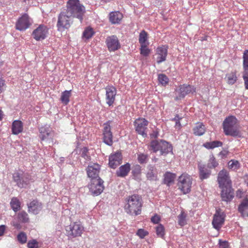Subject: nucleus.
Here are the masks:
<instances>
[{
	"mask_svg": "<svg viewBox=\"0 0 248 248\" xmlns=\"http://www.w3.org/2000/svg\"><path fill=\"white\" fill-rule=\"evenodd\" d=\"M142 205L141 197L138 194H132L125 199L124 210L129 215L137 216L141 213Z\"/></svg>",
	"mask_w": 248,
	"mask_h": 248,
	"instance_id": "f257e3e1",
	"label": "nucleus"
},
{
	"mask_svg": "<svg viewBox=\"0 0 248 248\" xmlns=\"http://www.w3.org/2000/svg\"><path fill=\"white\" fill-rule=\"evenodd\" d=\"M148 150L152 153H157L159 155L166 156L169 154H173L172 144L164 140H153L147 145Z\"/></svg>",
	"mask_w": 248,
	"mask_h": 248,
	"instance_id": "f03ea898",
	"label": "nucleus"
},
{
	"mask_svg": "<svg viewBox=\"0 0 248 248\" xmlns=\"http://www.w3.org/2000/svg\"><path fill=\"white\" fill-rule=\"evenodd\" d=\"M237 119L234 116L226 117L222 124L223 132L226 136L241 137V135L237 126Z\"/></svg>",
	"mask_w": 248,
	"mask_h": 248,
	"instance_id": "7ed1b4c3",
	"label": "nucleus"
},
{
	"mask_svg": "<svg viewBox=\"0 0 248 248\" xmlns=\"http://www.w3.org/2000/svg\"><path fill=\"white\" fill-rule=\"evenodd\" d=\"M67 12L77 17L80 23L86 12L85 7L79 3V0H68L66 4Z\"/></svg>",
	"mask_w": 248,
	"mask_h": 248,
	"instance_id": "20e7f679",
	"label": "nucleus"
},
{
	"mask_svg": "<svg viewBox=\"0 0 248 248\" xmlns=\"http://www.w3.org/2000/svg\"><path fill=\"white\" fill-rule=\"evenodd\" d=\"M73 17L77 18V16L71 15L67 12V8L65 12H61L58 18L57 27L59 31L69 29L73 23Z\"/></svg>",
	"mask_w": 248,
	"mask_h": 248,
	"instance_id": "39448f33",
	"label": "nucleus"
},
{
	"mask_svg": "<svg viewBox=\"0 0 248 248\" xmlns=\"http://www.w3.org/2000/svg\"><path fill=\"white\" fill-rule=\"evenodd\" d=\"M192 179L186 174L183 173L178 178L177 186L184 194H187L191 190Z\"/></svg>",
	"mask_w": 248,
	"mask_h": 248,
	"instance_id": "423d86ee",
	"label": "nucleus"
},
{
	"mask_svg": "<svg viewBox=\"0 0 248 248\" xmlns=\"http://www.w3.org/2000/svg\"><path fill=\"white\" fill-rule=\"evenodd\" d=\"M13 178L19 187L26 188L30 183L31 176L28 173L16 172L13 174Z\"/></svg>",
	"mask_w": 248,
	"mask_h": 248,
	"instance_id": "0eeeda50",
	"label": "nucleus"
},
{
	"mask_svg": "<svg viewBox=\"0 0 248 248\" xmlns=\"http://www.w3.org/2000/svg\"><path fill=\"white\" fill-rule=\"evenodd\" d=\"M110 121H108L103 124L102 130V140L106 145L111 146L113 143V134L111 130Z\"/></svg>",
	"mask_w": 248,
	"mask_h": 248,
	"instance_id": "6e6552de",
	"label": "nucleus"
},
{
	"mask_svg": "<svg viewBox=\"0 0 248 248\" xmlns=\"http://www.w3.org/2000/svg\"><path fill=\"white\" fill-rule=\"evenodd\" d=\"M66 231L68 236L76 237L81 235L84 227L80 222H75L67 226Z\"/></svg>",
	"mask_w": 248,
	"mask_h": 248,
	"instance_id": "1a4fd4ad",
	"label": "nucleus"
},
{
	"mask_svg": "<svg viewBox=\"0 0 248 248\" xmlns=\"http://www.w3.org/2000/svg\"><path fill=\"white\" fill-rule=\"evenodd\" d=\"M176 91L178 93V95L175 97V99L178 100L184 98L186 95L189 93L193 94L196 93V88L194 86L184 84L180 85L178 89Z\"/></svg>",
	"mask_w": 248,
	"mask_h": 248,
	"instance_id": "9d476101",
	"label": "nucleus"
},
{
	"mask_svg": "<svg viewBox=\"0 0 248 248\" xmlns=\"http://www.w3.org/2000/svg\"><path fill=\"white\" fill-rule=\"evenodd\" d=\"M134 124L136 131L143 137H146L147 136L146 130L148 121L145 118H139L135 121Z\"/></svg>",
	"mask_w": 248,
	"mask_h": 248,
	"instance_id": "9b49d317",
	"label": "nucleus"
},
{
	"mask_svg": "<svg viewBox=\"0 0 248 248\" xmlns=\"http://www.w3.org/2000/svg\"><path fill=\"white\" fill-rule=\"evenodd\" d=\"M103 183L104 182L101 179L91 180L89 186L90 192L94 196L100 195L104 189Z\"/></svg>",
	"mask_w": 248,
	"mask_h": 248,
	"instance_id": "f8f14e48",
	"label": "nucleus"
},
{
	"mask_svg": "<svg viewBox=\"0 0 248 248\" xmlns=\"http://www.w3.org/2000/svg\"><path fill=\"white\" fill-rule=\"evenodd\" d=\"M105 43L109 52H114L121 48V44L116 35L108 36L106 39Z\"/></svg>",
	"mask_w": 248,
	"mask_h": 248,
	"instance_id": "ddd939ff",
	"label": "nucleus"
},
{
	"mask_svg": "<svg viewBox=\"0 0 248 248\" xmlns=\"http://www.w3.org/2000/svg\"><path fill=\"white\" fill-rule=\"evenodd\" d=\"M32 21L29 16L25 14L18 18L16 24V29L20 31H25L31 25Z\"/></svg>",
	"mask_w": 248,
	"mask_h": 248,
	"instance_id": "4468645a",
	"label": "nucleus"
},
{
	"mask_svg": "<svg viewBox=\"0 0 248 248\" xmlns=\"http://www.w3.org/2000/svg\"><path fill=\"white\" fill-rule=\"evenodd\" d=\"M48 32L46 26L41 24L33 31L32 35L36 41H41L46 38Z\"/></svg>",
	"mask_w": 248,
	"mask_h": 248,
	"instance_id": "2eb2a0df",
	"label": "nucleus"
},
{
	"mask_svg": "<svg viewBox=\"0 0 248 248\" xmlns=\"http://www.w3.org/2000/svg\"><path fill=\"white\" fill-rule=\"evenodd\" d=\"M217 181L219 187L232 186V182L228 172L225 170L220 171L218 174Z\"/></svg>",
	"mask_w": 248,
	"mask_h": 248,
	"instance_id": "dca6fc26",
	"label": "nucleus"
},
{
	"mask_svg": "<svg viewBox=\"0 0 248 248\" xmlns=\"http://www.w3.org/2000/svg\"><path fill=\"white\" fill-rule=\"evenodd\" d=\"M39 137L41 140H46L49 143H53V132L48 126H42L39 128Z\"/></svg>",
	"mask_w": 248,
	"mask_h": 248,
	"instance_id": "f3484780",
	"label": "nucleus"
},
{
	"mask_svg": "<svg viewBox=\"0 0 248 248\" xmlns=\"http://www.w3.org/2000/svg\"><path fill=\"white\" fill-rule=\"evenodd\" d=\"M106 103L109 106L113 105L117 93V90L112 85H108L105 88Z\"/></svg>",
	"mask_w": 248,
	"mask_h": 248,
	"instance_id": "a211bd4d",
	"label": "nucleus"
},
{
	"mask_svg": "<svg viewBox=\"0 0 248 248\" xmlns=\"http://www.w3.org/2000/svg\"><path fill=\"white\" fill-rule=\"evenodd\" d=\"M225 214L223 212L217 211L214 214L212 220L213 227L217 230H219L224 224Z\"/></svg>",
	"mask_w": 248,
	"mask_h": 248,
	"instance_id": "6ab92c4d",
	"label": "nucleus"
},
{
	"mask_svg": "<svg viewBox=\"0 0 248 248\" xmlns=\"http://www.w3.org/2000/svg\"><path fill=\"white\" fill-rule=\"evenodd\" d=\"M122 161V154L119 152H117L109 155L108 165L111 168L115 169L121 164Z\"/></svg>",
	"mask_w": 248,
	"mask_h": 248,
	"instance_id": "aec40b11",
	"label": "nucleus"
},
{
	"mask_svg": "<svg viewBox=\"0 0 248 248\" xmlns=\"http://www.w3.org/2000/svg\"><path fill=\"white\" fill-rule=\"evenodd\" d=\"M220 188L222 189L221 197L222 201L226 202L231 201L234 197V190L232 186Z\"/></svg>",
	"mask_w": 248,
	"mask_h": 248,
	"instance_id": "412c9836",
	"label": "nucleus"
},
{
	"mask_svg": "<svg viewBox=\"0 0 248 248\" xmlns=\"http://www.w3.org/2000/svg\"><path fill=\"white\" fill-rule=\"evenodd\" d=\"M100 167L98 164H93L92 165L88 166L86 169L87 175L89 177L93 179H101L98 175L100 172Z\"/></svg>",
	"mask_w": 248,
	"mask_h": 248,
	"instance_id": "4be33fe9",
	"label": "nucleus"
},
{
	"mask_svg": "<svg viewBox=\"0 0 248 248\" xmlns=\"http://www.w3.org/2000/svg\"><path fill=\"white\" fill-rule=\"evenodd\" d=\"M156 62L158 64L165 61L168 54V46H162L156 49Z\"/></svg>",
	"mask_w": 248,
	"mask_h": 248,
	"instance_id": "5701e85b",
	"label": "nucleus"
},
{
	"mask_svg": "<svg viewBox=\"0 0 248 248\" xmlns=\"http://www.w3.org/2000/svg\"><path fill=\"white\" fill-rule=\"evenodd\" d=\"M28 211L29 213L37 215L42 209V204L37 200H34L27 204Z\"/></svg>",
	"mask_w": 248,
	"mask_h": 248,
	"instance_id": "b1692460",
	"label": "nucleus"
},
{
	"mask_svg": "<svg viewBox=\"0 0 248 248\" xmlns=\"http://www.w3.org/2000/svg\"><path fill=\"white\" fill-rule=\"evenodd\" d=\"M199 178L201 180L208 178L211 174V171L205 165L199 164L198 165Z\"/></svg>",
	"mask_w": 248,
	"mask_h": 248,
	"instance_id": "393cba45",
	"label": "nucleus"
},
{
	"mask_svg": "<svg viewBox=\"0 0 248 248\" xmlns=\"http://www.w3.org/2000/svg\"><path fill=\"white\" fill-rule=\"evenodd\" d=\"M146 176L148 180L150 181L156 180L157 177L156 169L155 167L151 164L147 166Z\"/></svg>",
	"mask_w": 248,
	"mask_h": 248,
	"instance_id": "a878e982",
	"label": "nucleus"
},
{
	"mask_svg": "<svg viewBox=\"0 0 248 248\" xmlns=\"http://www.w3.org/2000/svg\"><path fill=\"white\" fill-rule=\"evenodd\" d=\"M130 169V164L129 163H126L119 167L116 172V174L117 176L120 177H125L128 174Z\"/></svg>",
	"mask_w": 248,
	"mask_h": 248,
	"instance_id": "bb28decb",
	"label": "nucleus"
},
{
	"mask_svg": "<svg viewBox=\"0 0 248 248\" xmlns=\"http://www.w3.org/2000/svg\"><path fill=\"white\" fill-rule=\"evenodd\" d=\"M123 17V14L119 11L111 12L109 14V20L112 24H119Z\"/></svg>",
	"mask_w": 248,
	"mask_h": 248,
	"instance_id": "cd10ccee",
	"label": "nucleus"
},
{
	"mask_svg": "<svg viewBox=\"0 0 248 248\" xmlns=\"http://www.w3.org/2000/svg\"><path fill=\"white\" fill-rule=\"evenodd\" d=\"M23 129V125L21 121L15 120L13 122L12 125V133L14 135H18L21 133Z\"/></svg>",
	"mask_w": 248,
	"mask_h": 248,
	"instance_id": "c85d7f7f",
	"label": "nucleus"
},
{
	"mask_svg": "<svg viewBox=\"0 0 248 248\" xmlns=\"http://www.w3.org/2000/svg\"><path fill=\"white\" fill-rule=\"evenodd\" d=\"M77 154L80 155L81 156L85 159L86 161L91 160V156L89 153V149L87 147L82 148H77L74 151Z\"/></svg>",
	"mask_w": 248,
	"mask_h": 248,
	"instance_id": "c756f323",
	"label": "nucleus"
},
{
	"mask_svg": "<svg viewBox=\"0 0 248 248\" xmlns=\"http://www.w3.org/2000/svg\"><path fill=\"white\" fill-rule=\"evenodd\" d=\"M193 134L198 136H201L204 134L205 127L202 123H198L193 129Z\"/></svg>",
	"mask_w": 248,
	"mask_h": 248,
	"instance_id": "7c9ffc66",
	"label": "nucleus"
},
{
	"mask_svg": "<svg viewBox=\"0 0 248 248\" xmlns=\"http://www.w3.org/2000/svg\"><path fill=\"white\" fill-rule=\"evenodd\" d=\"M175 178V174L170 172H167L164 174V183L166 184L168 186H170L171 184L173 183Z\"/></svg>",
	"mask_w": 248,
	"mask_h": 248,
	"instance_id": "2f4dec72",
	"label": "nucleus"
},
{
	"mask_svg": "<svg viewBox=\"0 0 248 248\" xmlns=\"http://www.w3.org/2000/svg\"><path fill=\"white\" fill-rule=\"evenodd\" d=\"M71 90H66L62 93L60 100L63 104L67 105L69 103L71 95Z\"/></svg>",
	"mask_w": 248,
	"mask_h": 248,
	"instance_id": "473e14b6",
	"label": "nucleus"
},
{
	"mask_svg": "<svg viewBox=\"0 0 248 248\" xmlns=\"http://www.w3.org/2000/svg\"><path fill=\"white\" fill-rule=\"evenodd\" d=\"M223 145L222 142L218 140H215L211 142H206L203 144V146L208 149H212L216 147H220Z\"/></svg>",
	"mask_w": 248,
	"mask_h": 248,
	"instance_id": "72a5a7b5",
	"label": "nucleus"
},
{
	"mask_svg": "<svg viewBox=\"0 0 248 248\" xmlns=\"http://www.w3.org/2000/svg\"><path fill=\"white\" fill-rule=\"evenodd\" d=\"M218 165V163L214 155L213 154L210 155L206 166L209 169H215Z\"/></svg>",
	"mask_w": 248,
	"mask_h": 248,
	"instance_id": "f704fd0d",
	"label": "nucleus"
},
{
	"mask_svg": "<svg viewBox=\"0 0 248 248\" xmlns=\"http://www.w3.org/2000/svg\"><path fill=\"white\" fill-rule=\"evenodd\" d=\"M238 211L242 215H245L248 211V200H244L238 207Z\"/></svg>",
	"mask_w": 248,
	"mask_h": 248,
	"instance_id": "c9c22d12",
	"label": "nucleus"
},
{
	"mask_svg": "<svg viewBox=\"0 0 248 248\" xmlns=\"http://www.w3.org/2000/svg\"><path fill=\"white\" fill-rule=\"evenodd\" d=\"M17 217L18 220L22 223H27L29 220L28 214L24 211L19 212L17 215Z\"/></svg>",
	"mask_w": 248,
	"mask_h": 248,
	"instance_id": "e433bc0d",
	"label": "nucleus"
},
{
	"mask_svg": "<svg viewBox=\"0 0 248 248\" xmlns=\"http://www.w3.org/2000/svg\"><path fill=\"white\" fill-rule=\"evenodd\" d=\"M225 79L228 84L232 85L236 82L237 78L235 73L231 72L226 75Z\"/></svg>",
	"mask_w": 248,
	"mask_h": 248,
	"instance_id": "4c0bfd02",
	"label": "nucleus"
},
{
	"mask_svg": "<svg viewBox=\"0 0 248 248\" xmlns=\"http://www.w3.org/2000/svg\"><path fill=\"white\" fill-rule=\"evenodd\" d=\"M243 59V67L244 69L243 73H248V50L244 51Z\"/></svg>",
	"mask_w": 248,
	"mask_h": 248,
	"instance_id": "58836bf2",
	"label": "nucleus"
},
{
	"mask_svg": "<svg viewBox=\"0 0 248 248\" xmlns=\"http://www.w3.org/2000/svg\"><path fill=\"white\" fill-rule=\"evenodd\" d=\"M137 160L140 164H146L149 160V155L148 154L140 153L137 154Z\"/></svg>",
	"mask_w": 248,
	"mask_h": 248,
	"instance_id": "ea45409f",
	"label": "nucleus"
},
{
	"mask_svg": "<svg viewBox=\"0 0 248 248\" xmlns=\"http://www.w3.org/2000/svg\"><path fill=\"white\" fill-rule=\"evenodd\" d=\"M11 208L15 211L16 212L20 209V202L17 198H13L10 202Z\"/></svg>",
	"mask_w": 248,
	"mask_h": 248,
	"instance_id": "a19ab883",
	"label": "nucleus"
},
{
	"mask_svg": "<svg viewBox=\"0 0 248 248\" xmlns=\"http://www.w3.org/2000/svg\"><path fill=\"white\" fill-rule=\"evenodd\" d=\"M157 79L159 83L163 86H166L169 82V78L164 74H158Z\"/></svg>",
	"mask_w": 248,
	"mask_h": 248,
	"instance_id": "79ce46f5",
	"label": "nucleus"
},
{
	"mask_svg": "<svg viewBox=\"0 0 248 248\" xmlns=\"http://www.w3.org/2000/svg\"><path fill=\"white\" fill-rule=\"evenodd\" d=\"M94 34L93 29L90 27H87L84 31L82 37L86 39L92 38Z\"/></svg>",
	"mask_w": 248,
	"mask_h": 248,
	"instance_id": "37998d69",
	"label": "nucleus"
},
{
	"mask_svg": "<svg viewBox=\"0 0 248 248\" xmlns=\"http://www.w3.org/2000/svg\"><path fill=\"white\" fill-rule=\"evenodd\" d=\"M147 35V33L144 30H142L140 32L139 41L140 45H148L146 43L148 38Z\"/></svg>",
	"mask_w": 248,
	"mask_h": 248,
	"instance_id": "c03bdc74",
	"label": "nucleus"
},
{
	"mask_svg": "<svg viewBox=\"0 0 248 248\" xmlns=\"http://www.w3.org/2000/svg\"><path fill=\"white\" fill-rule=\"evenodd\" d=\"M155 232L158 237L163 238L165 235V228L161 224H158L155 227Z\"/></svg>",
	"mask_w": 248,
	"mask_h": 248,
	"instance_id": "a18cd8bd",
	"label": "nucleus"
},
{
	"mask_svg": "<svg viewBox=\"0 0 248 248\" xmlns=\"http://www.w3.org/2000/svg\"><path fill=\"white\" fill-rule=\"evenodd\" d=\"M141 172V167L140 165L137 164L133 167L132 170V174L136 178L138 177Z\"/></svg>",
	"mask_w": 248,
	"mask_h": 248,
	"instance_id": "49530a36",
	"label": "nucleus"
},
{
	"mask_svg": "<svg viewBox=\"0 0 248 248\" xmlns=\"http://www.w3.org/2000/svg\"><path fill=\"white\" fill-rule=\"evenodd\" d=\"M17 240L21 244L26 243L27 240V236L25 232H21L17 235Z\"/></svg>",
	"mask_w": 248,
	"mask_h": 248,
	"instance_id": "de8ad7c7",
	"label": "nucleus"
},
{
	"mask_svg": "<svg viewBox=\"0 0 248 248\" xmlns=\"http://www.w3.org/2000/svg\"><path fill=\"white\" fill-rule=\"evenodd\" d=\"M186 215L184 212H181V214L178 216V224L181 226H184L186 224Z\"/></svg>",
	"mask_w": 248,
	"mask_h": 248,
	"instance_id": "09e8293b",
	"label": "nucleus"
},
{
	"mask_svg": "<svg viewBox=\"0 0 248 248\" xmlns=\"http://www.w3.org/2000/svg\"><path fill=\"white\" fill-rule=\"evenodd\" d=\"M140 53L144 56H147L150 53V50L147 47V45H140Z\"/></svg>",
	"mask_w": 248,
	"mask_h": 248,
	"instance_id": "8fccbe9b",
	"label": "nucleus"
},
{
	"mask_svg": "<svg viewBox=\"0 0 248 248\" xmlns=\"http://www.w3.org/2000/svg\"><path fill=\"white\" fill-rule=\"evenodd\" d=\"M228 166L232 170H236L239 168V163L238 161L232 160L229 162Z\"/></svg>",
	"mask_w": 248,
	"mask_h": 248,
	"instance_id": "3c124183",
	"label": "nucleus"
},
{
	"mask_svg": "<svg viewBox=\"0 0 248 248\" xmlns=\"http://www.w3.org/2000/svg\"><path fill=\"white\" fill-rule=\"evenodd\" d=\"M136 234L140 238L142 239L148 234V232L145 231L144 229H140L138 230Z\"/></svg>",
	"mask_w": 248,
	"mask_h": 248,
	"instance_id": "603ef678",
	"label": "nucleus"
},
{
	"mask_svg": "<svg viewBox=\"0 0 248 248\" xmlns=\"http://www.w3.org/2000/svg\"><path fill=\"white\" fill-rule=\"evenodd\" d=\"M28 248H38V243L35 240L29 241L28 243Z\"/></svg>",
	"mask_w": 248,
	"mask_h": 248,
	"instance_id": "864d4df0",
	"label": "nucleus"
},
{
	"mask_svg": "<svg viewBox=\"0 0 248 248\" xmlns=\"http://www.w3.org/2000/svg\"><path fill=\"white\" fill-rule=\"evenodd\" d=\"M243 78L244 80L245 88L248 90V73H243Z\"/></svg>",
	"mask_w": 248,
	"mask_h": 248,
	"instance_id": "5fc2aeb1",
	"label": "nucleus"
},
{
	"mask_svg": "<svg viewBox=\"0 0 248 248\" xmlns=\"http://www.w3.org/2000/svg\"><path fill=\"white\" fill-rule=\"evenodd\" d=\"M159 136V132L157 129L154 130L153 132L150 134V137L154 140H158V137Z\"/></svg>",
	"mask_w": 248,
	"mask_h": 248,
	"instance_id": "6e6d98bb",
	"label": "nucleus"
},
{
	"mask_svg": "<svg viewBox=\"0 0 248 248\" xmlns=\"http://www.w3.org/2000/svg\"><path fill=\"white\" fill-rule=\"evenodd\" d=\"M160 217L157 215H155L151 218V221L155 224H157L160 221Z\"/></svg>",
	"mask_w": 248,
	"mask_h": 248,
	"instance_id": "4d7b16f0",
	"label": "nucleus"
},
{
	"mask_svg": "<svg viewBox=\"0 0 248 248\" xmlns=\"http://www.w3.org/2000/svg\"><path fill=\"white\" fill-rule=\"evenodd\" d=\"M6 226L4 225H0V236H2L6 230Z\"/></svg>",
	"mask_w": 248,
	"mask_h": 248,
	"instance_id": "13d9d810",
	"label": "nucleus"
},
{
	"mask_svg": "<svg viewBox=\"0 0 248 248\" xmlns=\"http://www.w3.org/2000/svg\"><path fill=\"white\" fill-rule=\"evenodd\" d=\"M5 85V81L4 80L0 78V93H1L3 91V87Z\"/></svg>",
	"mask_w": 248,
	"mask_h": 248,
	"instance_id": "bf43d9fd",
	"label": "nucleus"
},
{
	"mask_svg": "<svg viewBox=\"0 0 248 248\" xmlns=\"http://www.w3.org/2000/svg\"><path fill=\"white\" fill-rule=\"evenodd\" d=\"M219 248H229L228 243L226 241L220 243Z\"/></svg>",
	"mask_w": 248,
	"mask_h": 248,
	"instance_id": "052dcab7",
	"label": "nucleus"
},
{
	"mask_svg": "<svg viewBox=\"0 0 248 248\" xmlns=\"http://www.w3.org/2000/svg\"><path fill=\"white\" fill-rule=\"evenodd\" d=\"M182 117H180L179 115L177 114L175 117L172 119V121L176 122H180L182 119Z\"/></svg>",
	"mask_w": 248,
	"mask_h": 248,
	"instance_id": "680f3d73",
	"label": "nucleus"
},
{
	"mask_svg": "<svg viewBox=\"0 0 248 248\" xmlns=\"http://www.w3.org/2000/svg\"><path fill=\"white\" fill-rule=\"evenodd\" d=\"M13 226H14L17 229H20L21 228V225L20 224V223L18 222H14L13 223Z\"/></svg>",
	"mask_w": 248,
	"mask_h": 248,
	"instance_id": "e2e57ef3",
	"label": "nucleus"
},
{
	"mask_svg": "<svg viewBox=\"0 0 248 248\" xmlns=\"http://www.w3.org/2000/svg\"><path fill=\"white\" fill-rule=\"evenodd\" d=\"M242 193V191L239 189L237 191H236V196L239 197V198H241V194Z\"/></svg>",
	"mask_w": 248,
	"mask_h": 248,
	"instance_id": "0e129e2a",
	"label": "nucleus"
},
{
	"mask_svg": "<svg viewBox=\"0 0 248 248\" xmlns=\"http://www.w3.org/2000/svg\"><path fill=\"white\" fill-rule=\"evenodd\" d=\"M175 127L176 128H177V127H179V128H181V123H180V122H175Z\"/></svg>",
	"mask_w": 248,
	"mask_h": 248,
	"instance_id": "69168bd1",
	"label": "nucleus"
},
{
	"mask_svg": "<svg viewBox=\"0 0 248 248\" xmlns=\"http://www.w3.org/2000/svg\"><path fill=\"white\" fill-rule=\"evenodd\" d=\"M100 0L104 3H107L110 2V1H112L113 0Z\"/></svg>",
	"mask_w": 248,
	"mask_h": 248,
	"instance_id": "338daca9",
	"label": "nucleus"
},
{
	"mask_svg": "<svg viewBox=\"0 0 248 248\" xmlns=\"http://www.w3.org/2000/svg\"><path fill=\"white\" fill-rule=\"evenodd\" d=\"M3 118V112L1 110H0V121L2 120Z\"/></svg>",
	"mask_w": 248,
	"mask_h": 248,
	"instance_id": "774afa93",
	"label": "nucleus"
}]
</instances>
